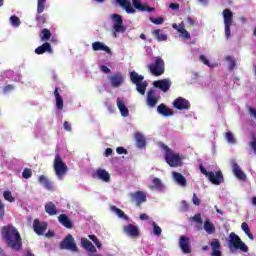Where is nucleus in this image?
<instances>
[{
  "label": "nucleus",
  "mask_w": 256,
  "mask_h": 256,
  "mask_svg": "<svg viewBox=\"0 0 256 256\" xmlns=\"http://www.w3.org/2000/svg\"><path fill=\"white\" fill-rule=\"evenodd\" d=\"M1 236L7 247L13 251H21L23 249V239L19 230L13 225L3 226L1 230Z\"/></svg>",
  "instance_id": "obj_1"
},
{
  "label": "nucleus",
  "mask_w": 256,
  "mask_h": 256,
  "mask_svg": "<svg viewBox=\"0 0 256 256\" xmlns=\"http://www.w3.org/2000/svg\"><path fill=\"white\" fill-rule=\"evenodd\" d=\"M228 246L231 253H235V251H242V253H248L249 247L241 240L239 235L235 234L234 232L230 233Z\"/></svg>",
  "instance_id": "obj_2"
},
{
  "label": "nucleus",
  "mask_w": 256,
  "mask_h": 256,
  "mask_svg": "<svg viewBox=\"0 0 256 256\" xmlns=\"http://www.w3.org/2000/svg\"><path fill=\"white\" fill-rule=\"evenodd\" d=\"M148 69L154 77H161L165 73V61L158 56L155 58V62L148 66Z\"/></svg>",
  "instance_id": "obj_3"
},
{
  "label": "nucleus",
  "mask_w": 256,
  "mask_h": 256,
  "mask_svg": "<svg viewBox=\"0 0 256 256\" xmlns=\"http://www.w3.org/2000/svg\"><path fill=\"white\" fill-rule=\"evenodd\" d=\"M200 171L203 175H206V177L209 179V181L213 185H221L223 179V173L221 171L214 172H208L205 167H203V164H200Z\"/></svg>",
  "instance_id": "obj_4"
},
{
  "label": "nucleus",
  "mask_w": 256,
  "mask_h": 256,
  "mask_svg": "<svg viewBox=\"0 0 256 256\" xmlns=\"http://www.w3.org/2000/svg\"><path fill=\"white\" fill-rule=\"evenodd\" d=\"M59 248L66 251H72V253H77L79 248L77 247V243H75V238L73 235L68 234L59 244Z\"/></svg>",
  "instance_id": "obj_5"
},
{
  "label": "nucleus",
  "mask_w": 256,
  "mask_h": 256,
  "mask_svg": "<svg viewBox=\"0 0 256 256\" xmlns=\"http://www.w3.org/2000/svg\"><path fill=\"white\" fill-rule=\"evenodd\" d=\"M222 15L224 19L226 39H229V37H231V26L233 25V12L231 9L226 8L223 10Z\"/></svg>",
  "instance_id": "obj_6"
},
{
  "label": "nucleus",
  "mask_w": 256,
  "mask_h": 256,
  "mask_svg": "<svg viewBox=\"0 0 256 256\" xmlns=\"http://www.w3.org/2000/svg\"><path fill=\"white\" fill-rule=\"evenodd\" d=\"M111 87L114 89H119L125 83V76L121 72H116L108 76Z\"/></svg>",
  "instance_id": "obj_7"
},
{
  "label": "nucleus",
  "mask_w": 256,
  "mask_h": 256,
  "mask_svg": "<svg viewBox=\"0 0 256 256\" xmlns=\"http://www.w3.org/2000/svg\"><path fill=\"white\" fill-rule=\"evenodd\" d=\"M172 105L174 109H177L178 111H189V109H191V102L183 97L176 98Z\"/></svg>",
  "instance_id": "obj_8"
},
{
  "label": "nucleus",
  "mask_w": 256,
  "mask_h": 256,
  "mask_svg": "<svg viewBox=\"0 0 256 256\" xmlns=\"http://www.w3.org/2000/svg\"><path fill=\"white\" fill-rule=\"evenodd\" d=\"M162 149L166 151L165 153V159L166 161H183L185 159V156H181L179 154H175L169 146L163 144Z\"/></svg>",
  "instance_id": "obj_9"
},
{
  "label": "nucleus",
  "mask_w": 256,
  "mask_h": 256,
  "mask_svg": "<svg viewBox=\"0 0 256 256\" xmlns=\"http://www.w3.org/2000/svg\"><path fill=\"white\" fill-rule=\"evenodd\" d=\"M130 197L131 201L136 203L137 207H141V204L147 201V194L143 191L132 192L130 193Z\"/></svg>",
  "instance_id": "obj_10"
},
{
  "label": "nucleus",
  "mask_w": 256,
  "mask_h": 256,
  "mask_svg": "<svg viewBox=\"0 0 256 256\" xmlns=\"http://www.w3.org/2000/svg\"><path fill=\"white\" fill-rule=\"evenodd\" d=\"M112 21L114 23L113 29L116 33H125V27L123 26V17L119 14L112 15Z\"/></svg>",
  "instance_id": "obj_11"
},
{
  "label": "nucleus",
  "mask_w": 256,
  "mask_h": 256,
  "mask_svg": "<svg viewBox=\"0 0 256 256\" xmlns=\"http://www.w3.org/2000/svg\"><path fill=\"white\" fill-rule=\"evenodd\" d=\"M179 247L185 255L191 253V240L187 236H181L179 239Z\"/></svg>",
  "instance_id": "obj_12"
},
{
  "label": "nucleus",
  "mask_w": 256,
  "mask_h": 256,
  "mask_svg": "<svg viewBox=\"0 0 256 256\" xmlns=\"http://www.w3.org/2000/svg\"><path fill=\"white\" fill-rule=\"evenodd\" d=\"M153 85L156 89H160L163 93H167L171 89V80L170 79H162L156 80L153 82Z\"/></svg>",
  "instance_id": "obj_13"
},
{
  "label": "nucleus",
  "mask_w": 256,
  "mask_h": 256,
  "mask_svg": "<svg viewBox=\"0 0 256 256\" xmlns=\"http://www.w3.org/2000/svg\"><path fill=\"white\" fill-rule=\"evenodd\" d=\"M33 229L36 235H43L47 231V222H41L38 218L34 219Z\"/></svg>",
  "instance_id": "obj_14"
},
{
  "label": "nucleus",
  "mask_w": 256,
  "mask_h": 256,
  "mask_svg": "<svg viewBox=\"0 0 256 256\" xmlns=\"http://www.w3.org/2000/svg\"><path fill=\"white\" fill-rule=\"evenodd\" d=\"M54 169L58 177H63L67 173V165L63 161H55Z\"/></svg>",
  "instance_id": "obj_15"
},
{
  "label": "nucleus",
  "mask_w": 256,
  "mask_h": 256,
  "mask_svg": "<svg viewBox=\"0 0 256 256\" xmlns=\"http://www.w3.org/2000/svg\"><path fill=\"white\" fill-rule=\"evenodd\" d=\"M95 175L97 179H100V181H103L104 183H109V181H111V174L105 169L98 168Z\"/></svg>",
  "instance_id": "obj_16"
},
{
  "label": "nucleus",
  "mask_w": 256,
  "mask_h": 256,
  "mask_svg": "<svg viewBox=\"0 0 256 256\" xmlns=\"http://www.w3.org/2000/svg\"><path fill=\"white\" fill-rule=\"evenodd\" d=\"M147 105L148 107H155L157 103H159V99L157 98V94L155 93V90L151 89L147 92Z\"/></svg>",
  "instance_id": "obj_17"
},
{
  "label": "nucleus",
  "mask_w": 256,
  "mask_h": 256,
  "mask_svg": "<svg viewBox=\"0 0 256 256\" xmlns=\"http://www.w3.org/2000/svg\"><path fill=\"white\" fill-rule=\"evenodd\" d=\"M124 233L126 235H129L130 237H137L139 235V227L133 225V224H128L123 227Z\"/></svg>",
  "instance_id": "obj_18"
},
{
  "label": "nucleus",
  "mask_w": 256,
  "mask_h": 256,
  "mask_svg": "<svg viewBox=\"0 0 256 256\" xmlns=\"http://www.w3.org/2000/svg\"><path fill=\"white\" fill-rule=\"evenodd\" d=\"M92 49L93 51H104L105 53H108V55L112 54L111 48H109V46L105 45L103 42H93Z\"/></svg>",
  "instance_id": "obj_19"
},
{
  "label": "nucleus",
  "mask_w": 256,
  "mask_h": 256,
  "mask_svg": "<svg viewBox=\"0 0 256 256\" xmlns=\"http://www.w3.org/2000/svg\"><path fill=\"white\" fill-rule=\"evenodd\" d=\"M120 7H123L125 9L126 13L129 15L135 13V8L131 6V0H115Z\"/></svg>",
  "instance_id": "obj_20"
},
{
  "label": "nucleus",
  "mask_w": 256,
  "mask_h": 256,
  "mask_svg": "<svg viewBox=\"0 0 256 256\" xmlns=\"http://www.w3.org/2000/svg\"><path fill=\"white\" fill-rule=\"evenodd\" d=\"M36 55H43L44 53H53V48L49 42L43 43L41 46L35 49Z\"/></svg>",
  "instance_id": "obj_21"
},
{
  "label": "nucleus",
  "mask_w": 256,
  "mask_h": 256,
  "mask_svg": "<svg viewBox=\"0 0 256 256\" xmlns=\"http://www.w3.org/2000/svg\"><path fill=\"white\" fill-rule=\"evenodd\" d=\"M58 221L63 227H66V229H73V222L66 214H60Z\"/></svg>",
  "instance_id": "obj_22"
},
{
  "label": "nucleus",
  "mask_w": 256,
  "mask_h": 256,
  "mask_svg": "<svg viewBox=\"0 0 256 256\" xmlns=\"http://www.w3.org/2000/svg\"><path fill=\"white\" fill-rule=\"evenodd\" d=\"M81 245L83 249L89 251L90 253H97V248L89 241L87 238H81Z\"/></svg>",
  "instance_id": "obj_23"
},
{
  "label": "nucleus",
  "mask_w": 256,
  "mask_h": 256,
  "mask_svg": "<svg viewBox=\"0 0 256 256\" xmlns=\"http://www.w3.org/2000/svg\"><path fill=\"white\" fill-rule=\"evenodd\" d=\"M233 173L237 179H240V181H245L247 179V175L245 172H243V170H241V167L238 166L237 163L233 164Z\"/></svg>",
  "instance_id": "obj_24"
},
{
  "label": "nucleus",
  "mask_w": 256,
  "mask_h": 256,
  "mask_svg": "<svg viewBox=\"0 0 256 256\" xmlns=\"http://www.w3.org/2000/svg\"><path fill=\"white\" fill-rule=\"evenodd\" d=\"M157 111L160 115H163L164 117H172V115H174L173 110L169 109L165 104H160L157 107Z\"/></svg>",
  "instance_id": "obj_25"
},
{
  "label": "nucleus",
  "mask_w": 256,
  "mask_h": 256,
  "mask_svg": "<svg viewBox=\"0 0 256 256\" xmlns=\"http://www.w3.org/2000/svg\"><path fill=\"white\" fill-rule=\"evenodd\" d=\"M203 229L208 235H214L216 232L215 224H213V222H211L209 219L204 221Z\"/></svg>",
  "instance_id": "obj_26"
},
{
  "label": "nucleus",
  "mask_w": 256,
  "mask_h": 256,
  "mask_svg": "<svg viewBox=\"0 0 256 256\" xmlns=\"http://www.w3.org/2000/svg\"><path fill=\"white\" fill-rule=\"evenodd\" d=\"M117 107L122 117H129V109L125 106V102L121 98H117Z\"/></svg>",
  "instance_id": "obj_27"
},
{
  "label": "nucleus",
  "mask_w": 256,
  "mask_h": 256,
  "mask_svg": "<svg viewBox=\"0 0 256 256\" xmlns=\"http://www.w3.org/2000/svg\"><path fill=\"white\" fill-rule=\"evenodd\" d=\"M210 246L212 248V256H221V252L219 249H221V242H219V239H214L211 243Z\"/></svg>",
  "instance_id": "obj_28"
},
{
  "label": "nucleus",
  "mask_w": 256,
  "mask_h": 256,
  "mask_svg": "<svg viewBox=\"0 0 256 256\" xmlns=\"http://www.w3.org/2000/svg\"><path fill=\"white\" fill-rule=\"evenodd\" d=\"M134 137L136 141V146L139 149H143V147H145V145L147 144V141L145 140V136H143V134H141L140 132H136Z\"/></svg>",
  "instance_id": "obj_29"
},
{
  "label": "nucleus",
  "mask_w": 256,
  "mask_h": 256,
  "mask_svg": "<svg viewBox=\"0 0 256 256\" xmlns=\"http://www.w3.org/2000/svg\"><path fill=\"white\" fill-rule=\"evenodd\" d=\"M38 182L40 183V185H42L43 187H45V189H48L49 191L53 189V184L51 183L49 178L46 177L45 175L39 176Z\"/></svg>",
  "instance_id": "obj_30"
},
{
  "label": "nucleus",
  "mask_w": 256,
  "mask_h": 256,
  "mask_svg": "<svg viewBox=\"0 0 256 256\" xmlns=\"http://www.w3.org/2000/svg\"><path fill=\"white\" fill-rule=\"evenodd\" d=\"M54 96L56 99V107L59 111H63V97L59 94V87H56L54 90Z\"/></svg>",
  "instance_id": "obj_31"
},
{
  "label": "nucleus",
  "mask_w": 256,
  "mask_h": 256,
  "mask_svg": "<svg viewBox=\"0 0 256 256\" xmlns=\"http://www.w3.org/2000/svg\"><path fill=\"white\" fill-rule=\"evenodd\" d=\"M144 79L145 77L143 75H139V73L135 71L130 72V81H132L134 85H139Z\"/></svg>",
  "instance_id": "obj_32"
},
{
  "label": "nucleus",
  "mask_w": 256,
  "mask_h": 256,
  "mask_svg": "<svg viewBox=\"0 0 256 256\" xmlns=\"http://www.w3.org/2000/svg\"><path fill=\"white\" fill-rule=\"evenodd\" d=\"M173 177L176 183H178V185H181V187H186L187 179L185 178V176H183V174L179 172H174Z\"/></svg>",
  "instance_id": "obj_33"
},
{
  "label": "nucleus",
  "mask_w": 256,
  "mask_h": 256,
  "mask_svg": "<svg viewBox=\"0 0 256 256\" xmlns=\"http://www.w3.org/2000/svg\"><path fill=\"white\" fill-rule=\"evenodd\" d=\"M45 213H47V215L53 216L57 213V206H55V203L53 202H47L45 204Z\"/></svg>",
  "instance_id": "obj_34"
},
{
  "label": "nucleus",
  "mask_w": 256,
  "mask_h": 256,
  "mask_svg": "<svg viewBox=\"0 0 256 256\" xmlns=\"http://www.w3.org/2000/svg\"><path fill=\"white\" fill-rule=\"evenodd\" d=\"M112 213H116V215L120 218V219H125L128 220L129 217L126 215L125 212H123V210L117 208V206H111L110 207Z\"/></svg>",
  "instance_id": "obj_35"
},
{
  "label": "nucleus",
  "mask_w": 256,
  "mask_h": 256,
  "mask_svg": "<svg viewBox=\"0 0 256 256\" xmlns=\"http://www.w3.org/2000/svg\"><path fill=\"white\" fill-rule=\"evenodd\" d=\"M241 229L242 231H244L245 235H247V237L251 239V241L255 239V237L253 236V233H251V229L249 228V224H247V222H243L241 224Z\"/></svg>",
  "instance_id": "obj_36"
},
{
  "label": "nucleus",
  "mask_w": 256,
  "mask_h": 256,
  "mask_svg": "<svg viewBox=\"0 0 256 256\" xmlns=\"http://www.w3.org/2000/svg\"><path fill=\"white\" fill-rule=\"evenodd\" d=\"M152 35L157 39V41H167V34H161L160 29L152 31Z\"/></svg>",
  "instance_id": "obj_37"
},
{
  "label": "nucleus",
  "mask_w": 256,
  "mask_h": 256,
  "mask_svg": "<svg viewBox=\"0 0 256 256\" xmlns=\"http://www.w3.org/2000/svg\"><path fill=\"white\" fill-rule=\"evenodd\" d=\"M147 81H142L138 84H136V91H138V93H140V95H144L145 91H147Z\"/></svg>",
  "instance_id": "obj_38"
},
{
  "label": "nucleus",
  "mask_w": 256,
  "mask_h": 256,
  "mask_svg": "<svg viewBox=\"0 0 256 256\" xmlns=\"http://www.w3.org/2000/svg\"><path fill=\"white\" fill-rule=\"evenodd\" d=\"M178 33H181L184 39H191V34L185 29V24L183 22L180 23V29H178Z\"/></svg>",
  "instance_id": "obj_39"
},
{
  "label": "nucleus",
  "mask_w": 256,
  "mask_h": 256,
  "mask_svg": "<svg viewBox=\"0 0 256 256\" xmlns=\"http://www.w3.org/2000/svg\"><path fill=\"white\" fill-rule=\"evenodd\" d=\"M49 39H51V30L44 28L42 30V36H41V40L42 41H49Z\"/></svg>",
  "instance_id": "obj_40"
},
{
  "label": "nucleus",
  "mask_w": 256,
  "mask_h": 256,
  "mask_svg": "<svg viewBox=\"0 0 256 256\" xmlns=\"http://www.w3.org/2000/svg\"><path fill=\"white\" fill-rule=\"evenodd\" d=\"M45 3H47V0H38L37 4V13L41 15L43 11H45Z\"/></svg>",
  "instance_id": "obj_41"
},
{
  "label": "nucleus",
  "mask_w": 256,
  "mask_h": 256,
  "mask_svg": "<svg viewBox=\"0 0 256 256\" xmlns=\"http://www.w3.org/2000/svg\"><path fill=\"white\" fill-rule=\"evenodd\" d=\"M225 138H226V141L228 143H230L231 145H235V143H237L235 136H233V133H231V132H226Z\"/></svg>",
  "instance_id": "obj_42"
},
{
  "label": "nucleus",
  "mask_w": 256,
  "mask_h": 256,
  "mask_svg": "<svg viewBox=\"0 0 256 256\" xmlns=\"http://www.w3.org/2000/svg\"><path fill=\"white\" fill-rule=\"evenodd\" d=\"M3 197L6 201H9V203H15V197H13V194H11V191H4Z\"/></svg>",
  "instance_id": "obj_43"
},
{
  "label": "nucleus",
  "mask_w": 256,
  "mask_h": 256,
  "mask_svg": "<svg viewBox=\"0 0 256 256\" xmlns=\"http://www.w3.org/2000/svg\"><path fill=\"white\" fill-rule=\"evenodd\" d=\"M152 227L154 235H156V237H161V233H163L161 227H159V225H157L155 222H152Z\"/></svg>",
  "instance_id": "obj_44"
},
{
  "label": "nucleus",
  "mask_w": 256,
  "mask_h": 256,
  "mask_svg": "<svg viewBox=\"0 0 256 256\" xmlns=\"http://www.w3.org/2000/svg\"><path fill=\"white\" fill-rule=\"evenodd\" d=\"M36 21H37L38 27H43V25L47 23V19L45 18L44 15H37Z\"/></svg>",
  "instance_id": "obj_45"
},
{
  "label": "nucleus",
  "mask_w": 256,
  "mask_h": 256,
  "mask_svg": "<svg viewBox=\"0 0 256 256\" xmlns=\"http://www.w3.org/2000/svg\"><path fill=\"white\" fill-rule=\"evenodd\" d=\"M88 238L93 241V243L96 245V247L98 249H101V247H103V244H101V242L99 241V239L97 238V236L95 235H88Z\"/></svg>",
  "instance_id": "obj_46"
},
{
  "label": "nucleus",
  "mask_w": 256,
  "mask_h": 256,
  "mask_svg": "<svg viewBox=\"0 0 256 256\" xmlns=\"http://www.w3.org/2000/svg\"><path fill=\"white\" fill-rule=\"evenodd\" d=\"M133 6L135 9H137L138 11H145V5L141 4V2H139V0H132Z\"/></svg>",
  "instance_id": "obj_47"
},
{
  "label": "nucleus",
  "mask_w": 256,
  "mask_h": 256,
  "mask_svg": "<svg viewBox=\"0 0 256 256\" xmlns=\"http://www.w3.org/2000/svg\"><path fill=\"white\" fill-rule=\"evenodd\" d=\"M10 23L13 27H19V25H21V20L14 15L10 17Z\"/></svg>",
  "instance_id": "obj_48"
},
{
  "label": "nucleus",
  "mask_w": 256,
  "mask_h": 256,
  "mask_svg": "<svg viewBox=\"0 0 256 256\" xmlns=\"http://www.w3.org/2000/svg\"><path fill=\"white\" fill-rule=\"evenodd\" d=\"M23 179H31L33 177V172L29 168H25L22 172Z\"/></svg>",
  "instance_id": "obj_49"
},
{
  "label": "nucleus",
  "mask_w": 256,
  "mask_h": 256,
  "mask_svg": "<svg viewBox=\"0 0 256 256\" xmlns=\"http://www.w3.org/2000/svg\"><path fill=\"white\" fill-rule=\"evenodd\" d=\"M226 61L230 62L229 69H230V71H233V69H235V67L237 65V62L235 61V59H233V57H231V56H227Z\"/></svg>",
  "instance_id": "obj_50"
},
{
  "label": "nucleus",
  "mask_w": 256,
  "mask_h": 256,
  "mask_svg": "<svg viewBox=\"0 0 256 256\" xmlns=\"http://www.w3.org/2000/svg\"><path fill=\"white\" fill-rule=\"evenodd\" d=\"M15 89V86L13 84H8L3 87V93L4 95H7V93H11Z\"/></svg>",
  "instance_id": "obj_51"
},
{
  "label": "nucleus",
  "mask_w": 256,
  "mask_h": 256,
  "mask_svg": "<svg viewBox=\"0 0 256 256\" xmlns=\"http://www.w3.org/2000/svg\"><path fill=\"white\" fill-rule=\"evenodd\" d=\"M192 221L195 223H199V225H203V218H201V214L197 213L192 217Z\"/></svg>",
  "instance_id": "obj_52"
},
{
  "label": "nucleus",
  "mask_w": 256,
  "mask_h": 256,
  "mask_svg": "<svg viewBox=\"0 0 256 256\" xmlns=\"http://www.w3.org/2000/svg\"><path fill=\"white\" fill-rule=\"evenodd\" d=\"M151 23H154V25H163V17H158V18H150Z\"/></svg>",
  "instance_id": "obj_53"
},
{
  "label": "nucleus",
  "mask_w": 256,
  "mask_h": 256,
  "mask_svg": "<svg viewBox=\"0 0 256 256\" xmlns=\"http://www.w3.org/2000/svg\"><path fill=\"white\" fill-rule=\"evenodd\" d=\"M170 167H181L183 165L182 161H167Z\"/></svg>",
  "instance_id": "obj_54"
},
{
  "label": "nucleus",
  "mask_w": 256,
  "mask_h": 256,
  "mask_svg": "<svg viewBox=\"0 0 256 256\" xmlns=\"http://www.w3.org/2000/svg\"><path fill=\"white\" fill-rule=\"evenodd\" d=\"M199 59L204 65H207V67H211V62H209V59H207L205 55H200Z\"/></svg>",
  "instance_id": "obj_55"
},
{
  "label": "nucleus",
  "mask_w": 256,
  "mask_h": 256,
  "mask_svg": "<svg viewBox=\"0 0 256 256\" xmlns=\"http://www.w3.org/2000/svg\"><path fill=\"white\" fill-rule=\"evenodd\" d=\"M152 183H153L154 187H156V189H161L162 184H161V180L159 178H154L152 180Z\"/></svg>",
  "instance_id": "obj_56"
},
{
  "label": "nucleus",
  "mask_w": 256,
  "mask_h": 256,
  "mask_svg": "<svg viewBox=\"0 0 256 256\" xmlns=\"http://www.w3.org/2000/svg\"><path fill=\"white\" fill-rule=\"evenodd\" d=\"M3 217H5V204L0 199V219H3Z\"/></svg>",
  "instance_id": "obj_57"
},
{
  "label": "nucleus",
  "mask_w": 256,
  "mask_h": 256,
  "mask_svg": "<svg viewBox=\"0 0 256 256\" xmlns=\"http://www.w3.org/2000/svg\"><path fill=\"white\" fill-rule=\"evenodd\" d=\"M116 153H118V155H127L129 152L124 147H117Z\"/></svg>",
  "instance_id": "obj_58"
},
{
  "label": "nucleus",
  "mask_w": 256,
  "mask_h": 256,
  "mask_svg": "<svg viewBox=\"0 0 256 256\" xmlns=\"http://www.w3.org/2000/svg\"><path fill=\"white\" fill-rule=\"evenodd\" d=\"M249 146L256 154V137L255 136H252V141H250Z\"/></svg>",
  "instance_id": "obj_59"
},
{
  "label": "nucleus",
  "mask_w": 256,
  "mask_h": 256,
  "mask_svg": "<svg viewBox=\"0 0 256 256\" xmlns=\"http://www.w3.org/2000/svg\"><path fill=\"white\" fill-rule=\"evenodd\" d=\"M192 203H194L196 206L201 205V200L199 199V197H197L196 193L193 194Z\"/></svg>",
  "instance_id": "obj_60"
},
{
  "label": "nucleus",
  "mask_w": 256,
  "mask_h": 256,
  "mask_svg": "<svg viewBox=\"0 0 256 256\" xmlns=\"http://www.w3.org/2000/svg\"><path fill=\"white\" fill-rule=\"evenodd\" d=\"M181 211H189V204L185 200L181 202Z\"/></svg>",
  "instance_id": "obj_61"
},
{
  "label": "nucleus",
  "mask_w": 256,
  "mask_h": 256,
  "mask_svg": "<svg viewBox=\"0 0 256 256\" xmlns=\"http://www.w3.org/2000/svg\"><path fill=\"white\" fill-rule=\"evenodd\" d=\"M181 6L179 5V3H171L170 4V9H172L173 11H179V8Z\"/></svg>",
  "instance_id": "obj_62"
},
{
  "label": "nucleus",
  "mask_w": 256,
  "mask_h": 256,
  "mask_svg": "<svg viewBox=\"0 0 256 256\" xmlns=\"http://www.w3.org/2000/svg\"><path fill=\"white\" fill-rule=\"evenodd\" d=\"M64 129H65V131H68V132L72 131L71 123H69V121L64 122Z\"/></svg>",
  "instance_id": "obj_63"
},
{
  "label": "nucleus",
  "mask_w": 256,
  "mask_h": 256,
  "mask_svg": "<svg viewBox=\"0 0 256 256\" xmlns=\"http://www.w3.org/2000/svg\"><path fill=\"white\" fill-rule=\"evenodd\" d=\"M100 71H102V73H111V69H109V67L102 65L100 66Z\"/></svg>",
  "instance_id": "obj_64"
}]
</instances>
